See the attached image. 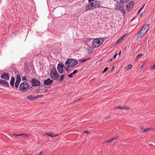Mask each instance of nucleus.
<instances>
[{"mask_svg":"<svg viewBox=\"0 0 155 155\" xmlns=\"http://www.w3.org/2000/svg\"><path fill=\"white\" fill-rule=\"evenodd\" d=\"M100 3L99 2L95 1L92 2H89L85 7L86 11L98 8L100 7Z\"/></svg>","mask_w":155,"mask_h":155,"instance_id":"f257e3e1","label":"nucleus"},{"mask_svg":"<svg viewBox=\"0 0 155 155\" xmlns=\"http://www.w3.org/2000/svg\"><path fill=\"white\" fill-rule=\"evenodd\" d=\"M78 72L77 70H76L73 71V72L71 73V74L68 75V77L69 78H71L73 76V75L75 74L76 73Z\"/></svg>","mask_w":155,"mask_h":155,"instance_id":"a211bd4d","label":"nucleus"},{"mask_svg":"<svg viewBox=\"0 0 155 155\" xmlns=\"http://www.w3.org/2000/svg\"><path fill=\"white\" fill-rule=\"evenodd\" d=\"M120 40H120V38H119V39H118V40H117V41L116 42V43H118V42L119 41H120Z\"/></svg>","mask_w":155,"mask_h":155,"instance_id":"37998d69","label":"nucleus"},{"mask_svg":"<svg viewBox=\"0 0 155 155\" xmlns=\"http://www.w3.org/2000/svg\"><path fill=\"white\" fill-rule=\"evenodd\" d=\"M103 43L102 39L100 38H96L92 41V45L95 48H97L99 47Z\"/></svg>","mask_w":155,"mask_h":155,"instance_id":"39448f33","label":"nucleus"},{"mask_svg":"<svg viewBox=\"0 0 155 155\" xmlns=\"http://www.w3.org/2000/svg\"><path fill=\"white\" fill-rule=\"evenodd\" d=\"M151 69L152 70H153L155 69V64L151 67Z\"/></svg>","mask_w":155,"mask_h":155,"instance_id":"2f4dec72","label":"nucleus"},{"mask_svg":"<svg viewBox=\"0 0 155 155\" xmlns=\"http://www.w3.org/2000/svg\"><path fill=\"white\" fill-rule=\"evenodd\" d=\"M21 80V75L19 74H17L16 77V81L20 82Z\"/></svg>","mask_w":155,"mask_h":155,"instance_id":"f3484780","label":"nucleus"},{"mask_svg":"<svg viewBox=\"0 0 155 155\" xmlns=\"http://www.w3.org/2000/svg\"><path fill=\"white\" fill-rule=\"evenodd\" d=\"M22 80L23 81L25 80L26 81H28V80H27L25 76H24L22 78Z\"/></svg>","mask_w":155,"mask_h":155,"instance_id":"bb28decb","label":"nucleus"},{"mask_svg":"<svg viewBox=\"0 0 155 155\" xmlns=\"http://www.w3.org/2000/svg\"><path fill=\"white\" fill-rule=\"evenodd\" d=\"M145 34L140 30L137 33V37L138 38H140L143 37Z\"/></svg>","mask_w":155,"mask_h":155,"instance_id":"4468645a","label":"nucleus"},{"mask_svg":"<svg viewBox=\"0 0 155 155\" xmlns=\"http://www.w3.org/2000/svg\"><path fill=\"white\" fill-rule=\"evenodd\" d=\"M45 136H49L51 137H54L58 135L57 134H53L51 133H48L44 134Z\"/></svg>","mask_w":155,"mask_h":155,"instance_id":"2eb2a0df","label":"nucleus"},{"mask_svg":"<svg viewBox=\"0 0 155 155\" xmlns=\"http://www.w3.org/2000/svg\"><path fill=\"white\" fill-rule=\"evenodd\" d=\"M117 54H118L117 53L115 54H114V56H113V58L114 59H115L116 58V57L117 56Z\"/></svg>","mask_w":155,"mask_h":155,"instance_id":"473e14b6","label":"nucleus"},{"mask_svg":"<svg viewBox=\"0 0 155 155\" xmlns=\"http://www.w3.org/2000/svg\"><path fill=\"white\" fill-rule=\"evenodd\" d=\"M87 51H90V50H89V48H87Z\"/></svg>","mask_w":155,"mask_h":155,"instance_id":"49530a36","label":"nucleus"},{"mask_svg":"<svg viewBox=\"0 0 155 155\" xmlns=\"http://www.w3.org/2000/svg\"><path fill=\"white\" fill-rule=\"evenodd\" d=\"M96 0H88V2H91L92 1H96Z\"/></svg>","mask_w":155,"mask_h":155,"instance_id":"e433bc0d","label":"nucleus"},{"mask_svg":"<svg viewBox=\"0 0 155 155\" xmlns=\"http://www.w3.org/2000/svg\"><path fill=\"white\" fill-rule=\"evenodd\" d=\"M112 61V58H111L110 59V60H109V61Z\"/></svg>","mask_w":155,"mask_h":155,"instance_id":"a18cd8bd","label":"nucleus"},{"mask_svg":"<svg viewBox=\"0 0 155 155\" xmlns=\"http://www.w3.org/2000/svg\"><path fill=\"white\" fill-rule=\"evenodd\" d=\"M18 134H15H15H13V135H14V136H16V137L18 136Z\"/></svg>","mask_w":155,"mask_h":155,"instance_id":"58836bf2","label":"nucleus"},{"mask_svg":"<svg viewBox=\"0 0 155 155\" xmlns=\"http://www.w3.org/2000/svg\"><path fill=\"white\" fill-rule=\"evenodd\" d=\"M143 65H142V66H141L140 67V68H142V67Z\"/></svg>","mask_w":155,"mask_h":155,"instance_id":"09e8293b","label":"nucleus"},{"mask_svg":"<svg viewBox=\"0 0 155 155\" xmlns=\"http://www.w3.org/2000/svg\"><path fill=\"white\" fill-rule=\"evenodd\" d=\"M27 98L30 101H32L34 99L37 98V97H36L33 96L31 95H30L27 97Z\"/></svg>","mask_w":155,"mask_h":155,"instance_id":"6ab92c4d","label":"nucleus"},{"mask_svg":"<svg viewBox=\"0 0 155 155\" xmlns=\"http://www.w3.org/2000/svg\"><path fill=\"white\" fill-rule=\"evenodd\" d=\"M15 81V78L13 76H12L11 77V80L10 81V84L13 87H14V86Z\"/></svg>","mask_w":155,"mask_h":155,"instance_id":"dca6fc26","label":"nucleus"},{"mask_svg":"<svg viewBox=\"0 0 155 155\" xmlns=\"http://www.w3.org/2000/svg\"><path fill=\"white\" fill-rule=\"evenodd\" d=\"M111 142V141L110 140V139L107 140H106V141H105V142H107V143H110Z\"/></svg>","mask_w":155,"mask_h":155,"instance_id":"c756f323","label":"nucleus"},{"mask_svg":"<svg viewBox=\"0 0 155 155\" xmlns=\"http://www.w3.org/2000/svg\"><path fill=\"white\" fill-rule=\"evenodd\" d=\"M149 28V27L148 25L147 24H145L143 26L140 30L145 34L148 31Z\"/></svg>","mask_w":155,"mask_h":155,"instance_id":"9d476101","label":"nucleus"},{"mask_svg":"<svg viewBox=\"0 0 155 155\" xmlns=\"http://www.w3.org/2000/svg\"><path fill=\"white\" fill-rule=\"evenodd\" d=\"M64 74L61 75V77L59 79L58 81H63V80L64 79Z\"/></svg>","mask_w":155,"mask_h":155,"instance_id":"aec40b11","label":"nucleus"},{"mask_svg":"<svg viewBox=\"0 0 155 155\" xmlns=\"http://www.w3.org/2000/svg\"><path fill=\"white\" fill-rule=\"evenodd\" d=\"M42 96H43L42 95H39L38 97H37V98H38V97L40 98L41 97H42Z\"/></svg>","mask_w":155,"mask_h":155,"instance_id":"ea45409f","label":"nucleus"},{"mask_svg":"<svg viewBox=\"0 0 155 155\" xmlns=\"http://www.w3.org/2000/svg\"><path fill=\"white\" fill-rule=\"evenodd\" d=\"M70 67H68L67 68H66L65 69H66V71L67 72H68L70 70V69L69 68Z\"/></svg>","mask_w":155,"mask_h":155,"instance_id":"7c9ffc66","label":"nucleus"},{"mask_svg":"<svg viewBox=\"0 0 155 155\" xmlns=\"http://www.w3.org/2000/svg\"><path fill=\"white\" fill-rule=\"evenodd\" d=\"M132 66L131 64H129L127 66V69H130L132 68Z\"/></svg>","mask_w":155,"mask_h":155,"instance_id":"cd10ccee","label":"nucleus"},{"mask_svg":"<svg viewBox=\"0 0 155 155\" xmlns=\"http://www.w3.org/2000/svg\"><path fill=\"white\" fill-rule=\"evenodd\" d=\"M125 35H124L123 36L121 37L120 39V40L123 39V38L125 36Z\"/></svg>","mask_w":155,"mask_h":155,"instance_id":"79ce46f5","label":"nucleus"},{"mask_svg":"<svg viewBox=\"0 0 155 155\" xmlns=\"http://www.w3.org/2000/svg\"><path fill=\"white\" fill-rule=\"evenodd\" d=\"M0 84L6 87H9V84L8 82L5 80L0 79Z\"/></svg>","mask_w":155,"mask_h":155,"instance_id":"ddd939ff","label":"nucleus"},{"mask_svg":"<svg viewBox=\"0 0 155 155\" xmlns=\"http://www.w3.org/2000/svg\"><path fill=\"white\" fill-rule=\"evenodd\" d=\"M114 66H113V67H112V70H113V69H114Z\"/></svg>","mask_w":155,"mask_h":155,"instance_id":"de8ad7c7","label":"nucleus"},{"mask_svg":"<svg viewBox=\"0 0 155 155\" xmlns=\"http://www.w3.org/2000/svg\"><path fill=\"white\" fill-rule=\"evenodd\" d=\"M116 139V137L114 138H111L110 139V140H111V142H112L114 140Z\"/></svg>","mask_w":155,"mask_h":155,"instance_id":"c9c22d12","label":"nucleus"},{"mask_svg":"<svg viewBox=\"0 0 155 155\" xmlns=\"http://www.w3.org/2000/svg\"><path fill=\"white\" fill-rule=\"evenodd\" d=\"M53 82V80H51L50 78H48L46 80H45L44 83L45 85H51L52 83Z\"/></svg>","mask_w":155,"mask_h":155,"instance_id":"f8f14e48","label":"nucleus"},{"mask_svg":"<svg viewBox=\"0 0 155 155\" xmlns=\"http://www.w3.org/2000/svg\"><path fill=\"white\" fill-rule=\"evenodd\" d=\"M18 136H26V134L24 133L19 134H18Z\"/></svg>","mask_w":155,"mask_h":155,"instance_id":"393cba45","label":"nucleus"},{"mask_svg":"<svg viewBox=\"0 0 155 155\" xmlns=\"http://www.w3.org/2000/svg\"><path fill=\"white\" fill-rule=\"evenodd\" d=\"M120 2H117L115 5V8L116 9L122 10L123 4Z\"/></svg>","mask_w":155,"mask_h":155,"instance_id":"1a4fd4ad","label":"nucleus"},{"mask_svg":"<svg viewBox=\"0 0 155 155\" xmlns=\"http://www.w3.org/2000/svg\"><path fill=\"white\" fill-rule=\"evenodd\" d=\"M78 62L73 59H68L65 62V65L67 67H73L76 65Z\"/></svg>","mask_w":155,"mask_h":155,"instance_id":"f03ea898","label":"nucleus"},{"mask_svg":"<svg viewBox=\"0 0 155 155\" xmlns=\"http://www.w3.org/2000/svg\"><path fill=\"white\" fill-rule=\"evenodd\" d=\"M9 74L8 73H4L1 75V78L6 80H8L9 78Z\"/></svg>","mask_w":155,"mask_h":155,"instance_id":"9b49d317","label":"nucleus"},{"mask_svg":"<svg viewBox=\"0 0 155 155\" xmlns=\"http://www.w3.org/2000/svg\"><path fill=\"white\" fill-rule=\"evenodd\" d=\"M121 53V50H120V52H119V54H118L119 56L120 55Z\"/></svg>","mask_w":155,"mask_h":155,"instance_id":"c03bdc74","label":"nucleus"},{"mask_svg":"<svg viewBox=\"0 0 155 155\" xmlns=\"http://www.w3.org/2000/svg\"><path fill=\"white\" fill-rule=\"evenodd\" d=\"M19 83H20V82H17V81H15V87H16V88L18 87Z\"/></svg>","mask_w":155,"mask_h":155,"instance_id":"5701e85b","label":"nucleus"},{"mask_svg":"<svg viewBox=\"0 0 155 155\" xmlns=\"http://www.w3.org/2000/svg\"><path fill=\"white\" fill-rule=\"evenodd\" d=\"M90 58H87V59H89ZM87 59H81V60H80L79 61H80V62L81 63H82L83 62L87 61Z\"/></svg>","mask_w":155,"mask_h":155,"instance_id":"4be33fe9","label":"nucleus"},{"mask_svg":"<svg viewBox=\"0 0 155 155\" xmlns=\"http://www.w3.org/2000/svg\"><path fill=\"white\" fill-rule=\"evenodd\" d=\"M134 4V2L133 1H131L129 2L126 5V10L127 11L130 10L133 8Z\"/></svg>","mask_w":155,"mask_h":155,"instance_id":"6e6552de","label":"nucleus"},{"mask_svg":"<svg viewBox=\"0 0 155 155\" xmlns=\"http://www.w3.org/2000/svg\"><path fill=\"white\" fill-rule=\"evenodd\" d=\"M124 109H129V107L127 106H125V107H124Z\"/></svg>","mask_w":155,"mask_h":155,"instance_id":"f704fd0d","label":"nucleus"},{"mask_svg":"<svg viewBox=\"0 0 155 155\" xmlns=\"http://www.w3.org/2000/svg\"><path fill=\"white\" fill-rule=\"evenodd\" d=\"M33 87L39 86L41 84L40 82L38 80L35 78H32L30 81Z\"/></svg>","mask_w":155,"mask_h":155,"instance_id":"0eeeda50","label":"nucleus"},{"mask_svg":"<svg viewBox=\"0 0 155 155\" xmlns=\"http://www.w3.org/2000/svg\"><path fill=\"white\" fill-rule=\"evenodd\" d=\"M50 76L53 80H57L59 78V75L56 68L54 67H53L51 69Z\"/></svg>","mask_w":155,"mask_h":155,"instance_id":"7ed1b4c3","label":"nucleus"},{"mask_svg":"<svg viewBox=\"0 0 155 155\" xmlns=\"http://www.w3.org/2000/svg\"><path fill=\"white\" fill-rule=\"evenodd\" d=\"M29 87L28 83L26 81L21 83L19 85V90L22 92H25L28 90Z\"/></svg>","mask_w":155,"mask_h":155,"instance_id":"20e7f679","label":"nucleus"},{"mask_svg":"<svg viewBox=\"0 0 155 155\" xmlns=\"http://www.w3.org/2000/svg\"><path fill=\"white\" fill-rule=\"evenodd\" d=\"M108 67H106L105 68L104 70H103V72H102V73L103 74H104V73H105L108 70Z\"/></svg>","mask_w":155,"mask_h":155,"instance_id":"a878e982","label":"nucleus"},{"mask_svg":"<svg viewBox=\"0 0 155 155\" xmlns=\"http://www.w3.org/2000/svg\"><path fill=\"white\" fill-rule=\"evenodd\" d=\"M116 108L118 109H123L124 108V107L122 106L119 105V106H117L115 107Z\"/></svg>","mask_w":155,"mask_h":155,"instance_id":"b1692460","label":"nucleus"},{"mask_svg":"<svg viewBox=\"0 0 155 155\" xmlns=\"http://www.w3.org/2000/svg\"><path fill=\"white\" fill-rule=\"evenodd\" d=\"M150 128H146L143 130V131L145 132H146L148 131V130H150Z\"/></svg>","mask_w":155,"mask_h":155,"instance_id":"c85d7f7f","label":"nucleus"},{"mask_svg":"<svg viewBox=\"0 0 155 155\" xmlns=\"http://www.w3.org/2000/svg\"><path fill=\"white\" fill-rule=\"evenodd\" d=\"M144 6H143L141 8L140 10L138 11V13H139L141 11V10L142 9Z\"/></svg>","mask_w":155,"mask_h":155,"instance_id":"72a5a7b5","label":"nucleus"},{"mask_svg":"<svg viewBox=\"0 0 155 155\" xmlns=\"http://www.w3.org/2000/svg\"><path fill=\"white\" fill-rule=\"evenodd\" d=\"M57 68L59 73L62 74L63 73L64 69H65L66 67L62 63H59L58 65Z\"/></svg>","mask_w":155,"mask_h":155,"instance_id":"423d86ee","label":"nucleus"},{"mask_svg":"<svg viewBox=\"0 0 155 155\" xmlns=\"http://www.w3.org/2000/svg\"><path fill=\"white\" fill-rule=\"evenodd\" d=\"M42 153H43V152H41L40 153H39V155H45L44 154H43Z\"/></svg>","mask_w":155,"mask_h":155,"instance_id":"4c0bfd02","label":"nucleus"},{"mask_svg":"<svg viewBox=\"0 0 155 155\" xmlns=\"http://www.w3.org/2000/svg\"><path fill=\"white\" fill-rule=\"evenodd\" d=\"M143 55V54H139L137 55L135 58V60H138V59L142 56Z\"/></svg>","mask_w":155,"mask_h":155,"instance_id":"412c9836","label":"nucleus"},{"mask_svg":"<svg viewBox=\"0 0 155 155\" xmlns=\"http://www.w3.org/2000/svg\"><path fill=\"white\" fill-rule=\"evenodd\" d=\"M84 133H89V132L87 131H85L84 132Z\"/></svg>","mask_w":155,"mask_h":155,"instance_id":"a19ab883","label":"nucleus"}]
</instances>
